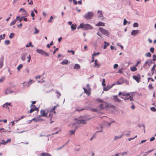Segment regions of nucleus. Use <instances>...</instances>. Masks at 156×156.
Returning <instances> with one entry per match:
<instances>
[{
  "label": "nucleus",
  "instance_id": "obj_1",
  "mask_svg": "<svg viewBox=\"0 0 156 156\" xmlns=\"http://www.w3.org/2000/svg\"><path fill=\"white\" fill-rule=\"evenodd\" d=\"M82 28L84 30H90L92 29V27L89 24L81 23L78 27V29Z\"/></svg>",
  "mask_w": 156,
  "mask_h": 156
},
{
  "label": "nucleus",
  "instance_id": "obj_2",
  "mask_svg": "<svg viewBox=\"0 0 156 156\" xmlns=\"http://www.w3.org/2000/svg\"><path fill=\"white\" fill-rule=\"evenodd\" d=\"M30 109L29 111L27 112V113H31L33 112L37 111V112L39 111L38 108H37L34 105L31 104L30 106Z\"/></svg>",
  "mask_w": 156,
  "mask_h": 156
},
{
  "label": "nucleus",
  "instance_id": "obj_3",
  "mask_svg": "<svg viewBox=\"0 0 156 156\" xmlns=\"http://www.w3.org/2000/svg\"><path fill=\"white\" fill-rule=\"evenodd\" d=\"M94 16L93 13L91 12H88L83 16L84 18L87 20H89Z\"/></svg>",
  "mask_w": 156,
  "mask_h": 156
},
{
  "label": "nucleus",
  "instance_id": "obj_4",
  "mask_svg": "<svg viewBox=\"0 0 156 156\" xmlns=\"http://www.w3.org/2000/svg\"><path fill=\"white\" fill-rule=\"evenodd\" d=\"M36 51L38 53L42 55H44L46 56H48L49 55L46 52L42 49H37L36 50Z\"/></svg>",
  "mask_w": 156,
  "mask_h": 156
},
{
  "label": "nucleus",
  "instance_id": "obj_5",
  "mask_svg": "<svg viewBox=\"0 0 156 156\" xmlns=\"http://www.w3.org/2000/svg\"><path fill=\"white\" fill-rule=\"evenodd\" d=\"M40 114L41 115H39L40 117H46L47 118V115L48 114V112L46 111V109L45 110H42L40 111Z\"/></svg>",
  "mask_w": 156,
  "mask_h": 156
},
{
  "label": "nucleus",
  "instance_id": "obj_6",
  "mask_svg": "<svg viewBox=\"0 0 156 156\" xmlns=\"http://www.w3.org/2000/svg\"><path fill=\"white\" fill-rule=\"evenodd\" d=\"M98 29L102 34L106 36H108L109 33L107 30L101 27H99Z\"/></svg>",
  "mask_w": 156,
  "mask_h": 156
},
{
  "label": "nucleus",
  "instance_id": "obj_7",
  "mask_svg": "<svg viewBox=\"0 0 156 156\" xmlns=\"http://www.w3.org/2000/svg\"><path fill=\"white\" fill-rule=\"evenodd\" d=\"M122 96H125L123 98L125 100H130L131 101L133 100V97L130 96L129 93L127 94L126 95L122 94Z\"/></svg>",
  "mask_w": 156,
  "mask_h": 156
},
{
  "label": "nucleus",
  "instance_id": "obj_8",
  "mask_svg": "<svg viewBox=\"0 0 156 156\" xmlns=\"http://www.w3.org/2000/svg\"><path fill=\"white\" fill-rule=\"evenodd\" d=\"M59 105H57L51 108L47 109H46V111L48 112V113L49 112H52L53 111L55 110L56 108Z\"/></svg>",
  "mask_w": 156,
  "mask_h": 156
},
{
  "label": "nucleus",
  "instance_id": "obj_9",
  "mask_svg": "<svg viewBox=\"0 0 156 156\" xmlns=\"http://www.w3.org/2000/svg\"><path fill=\"white\" fill-rule=\"evenodd\" d=\"M40 117H40L39 116H38L36 118L33 119L32 120L34 121L35 122H40L44 120L43 119L41 118Z\"/></svg>",
  "mask_w": 156,
  "mask_h": 156
},
{
  "label": "nucleus",
  "instance_id": "obj_10",
  "mask_svg": "<svg viewBox=\"0 0 156 156\" xmlns=\"http://www.w3.org/2000/svg\"><path fill=\"white\" fill-rule=\"evenodd\" d=\"M133 78L138 83H139L140 81V75L138 76H133Z\"/></svg>",
  "mask_w": 156,
  "mask_h": 156
},
{
  "label": "nucleus",
  "instance_id": "obj_11",
  "mask_svg": "<svg viewBox=\"0 0 156 156\" xmlns=\"http://www.w3.org/2000/svg\"><path fill=\"white\" fill-rule=\"evenodd\" d=\"M76 124L74 123L73 125V126L74 127L75 129L74 130H71L69 131V133L70 134H74L75 132V130L77 129V127L76 126H75Z\"/></svg>",
  "mask_w": 156,
  "mask_h": 156
},
{
  "label": "nucleus",
  "instance_id": "obj_12",
  "mask_svg": "<svg viewBox=\"0 0 156 156\" xmlns=\"http://www.w3.org/2000/svg\"><path fill=\"white\" fill-rule=\"evenodd\" d=\"M105 26V24L104 23L100 21L98 23L95 24L96 26Z\"/></svg>",
  "mask_w": 156,
  "mask_h": 156
},
{
  "label": "nucleus",
  "instance_id": "obj_13",
  "mask_svg": "<svg viewBox=\"0 0 156 156\" xmlns=\"http://www.w3.org/2000/svg\"><path fill=\"white\" fill-rule=\"evenodd\" d=\"M4 140H2V141L3 142L2 143H2V144H3L5 145L7 144L8 143H10L11 141V139H8L7 141L3 142Z\"/></svg>",
  "mask_w": 156,
  "mask_h": 156
},
{
  "label": "nucleus",
  "instance_id": "obj_14",
  "mask_svg": "<svg viewBox=\"0 0 156 156\" xmlns=\"http://www.w3.org/2000/svg\"><path fill=\"white\" fill-rule=\"evenodd\" d=\"M98 13H99L100 15L98 16V18H101L102 19H104V18L103 16L102 13L101 11L98 10Z\"/></svg>",
  "mask_w": 156,
  "mask_h": 156
},
{
  "label": "nucleus",
  "instance_id": "obj_15",
  "mask_svg": "<svg viewBox=\"0 0 156 156\" xmlns=\"http://www.w3.org/2000/svg\"><path fill=\"white\" fill-rule=\"evenodd\" d=\"M83 89L84 90L85 93H86L88 95H90V91L88 90H87L85 87L83 88Z\"/></svg>",
  "mask_w": 156,
  "mask_h": 156
},
{
  "label": "nucleus",
  "instance_id": "obj_16",
  "mask_svg": "<svg viewBox=\"0 0 156 156\" xmlns=\"http://www.w3.org/2000/svg\"><path fill=\"white\" fill-rule=\"evenodd\" d=\"M53 116V114L52 112H49L48 114L47 115V118H50V120L51 121V119Z\"/></svg>",
  "mask_w": 156,
  "mask_h": 156
},
{
  "label": "nucleus",
  "instance_id": "obj_17",
  "mask_svg": "<svg viewBox=\"0 0 156 156\" xmlns=\"http://www.w3.org/2000/svg\"><path fill=\"white\" fill-rule=\"evenodd\" d=\"M139 30H133L131 32V34L132 35H135L138 34Z\"/></svg>",
  "mask_w": 156,
  "mask_h": 156
},
{
  "label": "nucleus",
  "instance_id": "obj_18",
  "mask_svg": "<svg viewBox=\"0 0 156 156\" xmlns=\"http://www.w3.org/2000/svg\"><path fill=\"white\" fill-rule=\"evenodd\" d=\"M103 103L104 104V108H108L111 107L110 106V105H109V104L108 103L105 102Z\"/></svg>",
  "mask_w": 156,
  "mask_h": 156
},
{
  "label": "nucleus",
  "instance_id": "obj_19",
  "mask_svg": "<svg viewBox=\"0 0 156 156\" xmlns=\"http://www.w3.org/2000/svg\"><path fill=\"white\" fill-rule=\"evenodd\" d=\"M68 61L67 59H64L63 61L61 62V64L62 65H66L68 63Z\"/></svg>",
  "mask_w": 156,
  "mask_h": 156
},
{
  "label": "nucleus",
  "instance_id": "obj_20",
  "mask_svg": "<svg viewBox=\"0 0 156 156\" xmlns=\"http://www.w3.org/2000/svg\"><path fill=\"white\" fill-rule=\"evenodd\" d=\"M114 98V100L115 101H117L118 102H120L121 101V100L118 98L117 95L115 96L114 97V98Z\"/></svg>",
  "mask_w": 156,
  "mask_h": 156
},
{
  "label": "nucleus",
  "instance_id": "obj_21",
  "mask_svg": "<svg viewBox=\"0 0 156 156\" xmlns=\"http://www.w3.org/2000/svg\"><path fill=\"white\" fill-rule=\"evenodd\" d=\"M104 46L103 48L104 49H105L107 46L109 45V43L107 42L106 41H104Z\"/></svg>",
  "mask_w": 156,
  "mask_h": 156
},
{
  "label": "nucleus",
  "instance_id": "obj_22",
  "mask_svg": "<svg viewBox=\"0 0 156 156\" xmlns=\"http://www.w3.org/2000/svg\"><path fill=\"white\" fill-rule=\"evenodd\" d=\"M76 25L75 24H73L71 26V28L72 29V30L73 31L74 30H75L76 29Z\"/></svg>",
  "mask_w": 156,
  "mask_h": 156
},
{
  "label": "nucleus",
  "instance_id": "obj_23",
  "mask_svg": "<svg viewBox=\"0 0 156 156\" xmlns=\"http://www.w3.org/2000/svg\"><path fill=\"white\" fill-rule=\"evenodd\" d=\"M135 66H134L130 68L132 72L135 71L137 70V68Z\"/></svg>",
  "mask_w": 156,
  "mask_h": 156
},
{
  "label": "nucleus",
  "instance_id": "obj_24",
  "mask_svg": "<svg viewBox=\"0 0 156 156\" xmlns=\"http://www.w3.org/2000/svg\"><path fill=\"white\" fill-rule=\"evenodd\" d=\"M41 156H51L50 154L46 153H41Z\"/></svg>",
  "mask_w": 156,
  "mask_h": 156
},
{
  "label": "nucleus",
  "instance_id": "obj_25",
  "mask_svg": "<svg viewBox=\"0 0 156 156\" xmlns=\"http://www.w3.org/2000/svg\"><path fill=\"white\" fill-rule=\"evenodd\" d=\"M86 120H79L78 121V123H79V124H84L85 123H86Z\"/></svg>",
  "mask_w": 156,
  "mask_h": 156
},
{
  "label": "nucleus",
  "instance_id": "obj_26",
  "mask_svg": "<svg viewBox=\"0 0 156 156\" xmlns=\"http://www.w3.org/2000/svg\"><path fill=\"white\" fill-rule=\"evenodd\" d=\"M80 68V66L78 64H75L74 67V69H79Z\"/></svg>",
  "mask_w": 156,
  "mask_h": 156
},
{
  "label": "nucleus",
  "instance_id": "obj_27",
  "mask_svg": "<svg viewBox=\"0 0 156 156\" xmlns=\"http://www.w3.org/2000/svg\"><path fill=\"white\" fill-rule=\"evenodd\" d=\"M97 60H96L95 61V65L94 67H97V68H99V66H100V65L99 64H98L97 63Z\"/></svg>",
  "mask_w": 156,
  "mask_h": 156
},
{
  "label": "nucleus",
  "instance_id": "obj_28",
  "mask_svg": "<svg viewBox=\"0 0 156 156\" xmlns=\"http://www.w3.org/2000/svg\"><path fill=\"white\" fill-rule=\"evenodd\" d=\"M16 20H14L13 21L11 22L10 23V26H12V25H13L15 24L16 23Z\"/></svg>",
  "mask_w": 156,
  "mask_h": 156
},
{
  "label": "nucleus",
  "instance_id": "obj_29",
  "mask_svg": "<svg viewBox=\"0 0 156 156\" xmlns=\"http://www.w3.org/2000/svg\"><path fill=\"white\" fill-rule=\"evenodd\" d=\"M34 82L33 80H30V81L27 83L28 86H29Z\"/></svg>",
  "mask_w": 156,
  "mask_h": 156
},
{
  "label": "nucleus",
  "instance_id": "obj_30",
  "mask_svg": "<svg viewBox=\"0 0 156 156\" xmlns=\"http://www.w3.org/2000/svg\"><path fill=\"white\" fill-rule=\"evenodd\" d=\"M156 66V65H154V66H153V67L152 68L151 73H152V74H153V73H154V68H155V67Z\"/></svg>",
  "mask_w": 156,
  "mask_h": 156
},
{
  "label": "nucleus",
  "instance_id": "obj_31",
  "mask_svg": "<svg viewBox=\"0 0 156 156\" xmlns=\"http://www.w3.org/2000/svg\"><path fill=\"white\" fill-rule=\"evenodd\" d=\"M34 29H35V31L34 32V34H38L39 32V30H38L36 27H35Z\"/></svg>",
  "mask_w": 156,
  "mask_h": 156
},
{
  "label": "nucleus",
  "instance_id": "obj_32",
  "mask_svg": "<svg viewBox=\"0 0 156 156\" xmlns=\"http://www.w3.org/2000/svg\"><path fill=\"white\" fill-rule=\"evenodd\" d=\"M122 134L121 136H115V137L114 138V140H116L117 139H119L122 137Z\"/></svg>",
  "mask_w": 156,
  "mask_h": 156
},
{
  "label": "nucleus",
  "instance_id": "obj_33",
  "mask_svg": "<svg viewBox=\"0 0 156 156\" xmlns=\"http://www.w3.org/2000/svg\"><path fill=\"white\" fill-rule=\"evenodd\" d=\"M34 47V46L33 45H32L31 44V42H29V44H27L26 46V47Z\"/></svg>",
  "mask_w": 156,
  "mask_h": 156
},
{
  "label": "nucleus",
  "instance_id": "obj_34",
  "mask_svg": "<svg viewBox=\"0 0 156 156\" xmlns=\"http://www.w3.org/2000/svg\"><path fill=\"white\" fill-rule=\"evenodd\" d=\"M22 17L21 18L20 16H17L16 17V19L18 20L20 22H21L22 21Z\"/></svg>",
  "mask_w": 156,
  "mask_h": 156
},
{
  "label": "nucleus",
  "instance_id": "obj_35",
  "mask_svg": "<svg viewBox=\"0 0 156 156\" xmlns=\"http://www.w3.org/2000/svg\"><path fill=\"white\" fill-rule=\"evenodd\" d=\"M22 67H23L22 65V64H20L17 67V69L18 70H19Z\"/></svg>",
  "mask_w": 156,
  "mask_h": 156
},
{
  "label": "nucleus",
  "instance_id": "obj_36",
  "mask_svg": "<svg viewBox=\"0 0 156 156\" xmlns=\"http://www.w3.org/2000/svg\"><path fill=\"white\" fill-rule=\"evenodd\" d=\"M145 56L147 57H151V54L150 52H148L145 54Z\"/></svg>",
  "mask_w": 156,
  "mask_h": 156
},
{
  "label": "nucleus",
  "instance_id": "obj_37",
  "mask_svg": "<svg viewBox=\"0 0 156 156\" xmlns=\"http://www.w3.org/2000/svg\"><path fill=\"white\" fill-rule=\"evenodd\" d=\"M102 85L103 86H105L106 85V84H105V80L104 79H103L102 80Z\"/></svg>",
  "mask_w": 156,
  "mask_h": 156
},
{
  "label": "nucleus",
  "instance_id": "obj_38",
  "mask_svg": "<svg viewBox=\"0 0 156 156\" xmlns=\"http://www.w3.org/2000/svg\"><path fill=\"white\" fill-rule=\"evenodd\" d=\"M96 101H97V102H100V103H101V102H104V101H103V100H101L100 99H97V100H96Z\"/></svg>",
  "mask_w": 156,
  "mask_h": 156
},
{
  "label": "nucleus",
  "instance_id": "obj_39",
  "mask_svg": "<svg viewBox=\"0 0 156 156\" xmlns=\"http://www.w3.org/2000/svg\"><path fill=\"white\" fill-rule=\"evenodd\" d=\"M12 91H9V89H7L6 91L5 92V93L6 94H7L9 93H12Z\"/></svg>",
  "mask_w": 156,
  "mask_h": 156
},
{
  "label": "nucleus",
  "instance_id": "obj_40",
  "mask_svg": "<svg viewBox=\"0 0 156 156\" xmlns=\"http://www.w3.org/2000/svg\"><path fill=\"white\" fill-rule=\"evenodd\" d=\"M9 105L10 106H11V103H6L5 104H4L3 105V107H5V105Z\"/></svg>",
  "mask_w": 156,
  "mask_h": 156
},
{
  "label": "nucleus",
  "instance_id": "obj_41",
  "mask_svg": "<svg viewBox=\"0 0 156 156\" xmlns=\"http://www.w3.org/2000/svg\"><path fill=\"white\" fill-rule=\"evenodd\" d=\"M14 35V33H11L10 34V35L9 36V37L10 38H12L13 37Z\"/></svg>",
  "mask_w": 156,
  "mask_h": 156
},
{
  "label": "nucleus",
  "instance_id": "obj_42",
  "mask_svg": "<svg viewBox=\"0 0 156 156\" xmlns=\"http://www.w3.org/2000/svg\"><path fill=\"white\" fill-rule=\"evenodd\" d=\"M134 27H138V24L137 23H135L133 25Z\"/></svg>",
  "mask_w": 156,
  "mask_h": 156
},
{
  "label": "nucleus",
  "instance_id": "obj_43",
  "mask_svg": "<svg viewBox=\"0 0 156 156\" xmlns=\"http://www.w3.org/2000/svg\"><path fill=\"white\" fill-rule=\"evenodd\" d=\"M99 107L101 109H102L104 108L103 103L102 104H101Z\"/></svg>",
  "mask_w": 156,
  "mask_h": 156
},
{
  "label": "nucleus",
  "instance_id": "obj_44",
  "mask_svg": "<svg viewBox=\"0 0 156 156\" xmlns=\"http://www.w3.org/2000/svg\"><path fill=\"white\" fill-rule=\"evenodd\" d=\"M123 83V82H119V81H117V82H116V83H115V85L116 84L120 85V84H122Z\"/></svg>",
  "mask_w": 156,
  "mask_h": 156
},
{
  "label": "nucleus",
  "instance_id": "obj_45",
  "mask_svg": "<svg viewBox=\"0 0 156 156\" xmlns=\"http://www.w3.org/2000/svg\"><path fill=\"white\" fill-rule=\"evenodd\" d=\"M68 52L69 53L71 52L73 55H74L75 54V51L73 50H68Z\"/></svg>",
  "mask_w": 156,
  "mask_h": 156
},
{
  "label": "nucleus",
  "instance_id": "obj_46",
  "mask_svg": "<svg viewBox=\"0 0 156 156\" xmlns=\"http://www.w3.org/2000/svg\"><path fill=\"white\" fill-rule=\"evenodd\" d=\"M5 34H3V35H0V38L2 39H4L5 38Z\"/></svg>",
  "mask_w": 156,
  "mask_h": 156
},
{
  "label": "nucleus",
  "instance_id": "obj_47",
  "mask_svg": "<svg viewBox=\"0 0 156 156\" xmlns=\"http://www.w3.org/2000/svg\"><path fill=\"white\" fill-rule=\"evenodd\" d=\"M151 63V61H150V62L149 61H146L144 64V65H147V64H148L149 65H150V64Z\"/></svg>",
  "mask_w": 156,
  "mask_h": 156
},
{
  "label": "nucleus",
  "instance_id": "obj_48",
  "mask_svg": "<svg viewBox=\"0 0 156 156\" xmlns=\"http://www.w3.org/2000/svg\"><path fill=\"white\" fill-rule=\"evenodd\" d=\"M31 16L33 17H34V16H35V14L34 13V11H31Z\"/></svg>",
  "mask_w": 156,
  "mask_h": 156
},
{
  "label": "nucleus",
  "instance_id": "obj_49",
  "mask_svg": "<svg viewBox=\"0 0 156 156\" xmlns=\"http://www.w3.org/2000/svg\"><path fill=\"white\" fill-rule=\"evenodd\" d=\"M154 48H151L150 49V51L152 53H153L154 51Z\"/></svg>",
  "mask_w": 156,
  "mask_h": 156
},
{
  "label": "nucleus",
  "instance_id": "obj_50",
  "mask_svg": "<svg viewBox=\"0 0 156 156\" xmlns=\"http://www.w3.org/2000/svg\"><path fill=\"white\" fill-rule=\"evenodd\" d=\"M10 43V41L9 40H6L5 41V44H6L8 45Z\"/></svg>",
  "mask_w": 156,
  "mask_h": 156
},
{
  "label": "nucleus",
  "instance_id": "obj_51",
  "mask_svg": "<svg viewBox=\"0 0 156 156\" xmlns=\"http://www.w3.org/2000/svg\"><path fill=\"white\" fill-rule=\"evenodd\" d=\"M53 16H51L50 17V20L48 21V23H51V22H52V21H51V20L52 19H53Z\"/></svg>",
  "mask_w": 156,
  "mask_h": 156
},
{
  "label": "nucleus",
  "instance_id": "obj_52",
  "mask_svg": "<svg viewBox=\"0 0 156 156\" xmlns=\"http://www.w3.org/2000/svg\"><path fill=\"white\" fill-rule=\"evenodd\" d=\"M99 54H100V53L99 52H97V53H93L92 54V56H96L97 55H98Z\"/></svg>",
  "mask_w": 156,
  "mask_h": 156
},
{
  "label": "nucleus",
  "instance_id": "obj_53",
  "mask_svg": "<svg viewBox=\"0 0 156 156\" xmlns=\"http://www.w3.org/2000/svg\"><path fill=\"white\" fill-rule=\"evenodd\" d=\"M151 111L155 112L156 110V108L154 107H152L151 108Z\"/></svg>",
  "mask_w": 156,
  "mask_h": 156
},
{
  "label": "nucleus",
  "instance_id": "obj_54",
  "mask_svg": "<svg viewBox=\"0 0 156 156\" xmlns=\"http://www.w3.org/2000/svg\"><path fill=\"white\" fill-rule=\"evenodd\" d=\"M4 60V57L3 56L2 57L0 58V63L3 62Z\"/></svg>",
  "mask_w": 156,
  "mask_h": 156
},
{
  "label": "nucleus",
  "instance_id": "obj_55",
  "mask_svg": "<svg viewBox=\"0 0 156 156\" xmlns=\"http://www.w3.org/2000/svg\"><path fill=\"white\" fill-rule=\"evenodd\" d=\"M149 88L150 89H153V87L151 84H150L148 86Z\"/></svg>",
  "mask_w": 156,
  "mask_h": 156
},
{
  "label": "nucleus",
  "instance_id": "obj_56",
  "mask_svg": "<svg viewBox=\"0 0 156 156\" xmlns=\"http://www.w3.org/2000/svg\"><path fill=\"white\" fill-rule=\"evenodd\" d=\"M109 89V88H108V87L107 86V87H105L104 88V91H107Z\"/></svg>",
  "mask_w": 156,
  "mask_h": 156
},
{
  "label": "nucleus",
  "instance_id": "obj_57",
  "mask_svg": "<svg viewBox=\"0 0 156 156\" xmlns=\"http://www.w3.org/2000/svg\"><path fill=\"white\" fill-rule=\"evenodd\" d=\"M127 21L125 19H124V21H123V24L124 25H125L126 24V23H127Z\"/></svg>",
  "mask_w": 156,
  "mask_h": 156
},
{
  "label": "nucleus",
  "instance_id": "obj_58",
  "mask_svg": "<svg viewBox=\"0 0 156 156\" xmlns=\"http://www.w3.org/2000/svg\"><path fill=\"white\" fill-rule=\"evenodd\" d=\"M115 83H113L111 86H108V88H109V89L113 87V86L115 85Z\"/></svg>",
  "mask_w": 156,
  "mask_h": 156
},
{
  "label": "nucleus",
  "instance_id": "obj_59",
  "mask_svg": "<svg viewBox=\"0 0 156 156\" xmlns=\"http://www.w3.org/2000/svg\"><path fill=\"white\" fill-rule=\"evenodd\" d=\"M118 66V65L117 64H114V65L113 68L114 69H115Z\"/></svg>",
  "mask_w": 156,
  "mask_h": 156
},
{
  "label": "nucleus",
  "instance_id": "obj_60",
  "mask_svg": "<svg viewBox=\"0 0 156 156\" xmlns=\"http://www.w3.org/2000/svg\"><path fill=\"white\" fill-rule=\"evenodd\" d=\"M55 92L56 94H57L58 95H59V96H60L61 95V94L60 92H59L57 90H56L55 91Z\"/></svg>",
  "mask_w": 156,
  "mask_h": 156
},
{
  "label": "nucleus",
  "instance_id": "obj_61",
  "mask_svg": "<svg viewBox=\"0 0 156 156\" xmlns=\"http://www.w3.org/2000/svg\"><path fill=\"white\" fill-rule=\"evenodd\" d=\"M27 58L28 59V60L27 61V62H30L31 58L30 56V55H29V56L27 57Z\"/></svg>",
  "mask_w": 156,
  "mask_h": 156
},
{
  "label": "nucleus",
  "instance_id": "obj_62",
  "mask_svg": "<svg viewBox=\"0 0 156 156\" xmlns=\"http://www.w3.org/2000/svg\"><path fill=\"white\" fill-rule=\"evenodd\" d=\"M3 121L5 123H6L7 122V120L6 119L4 120H0V122L2 121Z\"/></svg>",
  "mask_w": 156,
  "mask_h": 156
},
{
  "label": "nucleus",
  "instance_id": "obj_63",
  "mask_svg": "<svg viewBox=\"0 0 156 156\" xmlns=\"http://www.w3.org/2000/svg\"><path fill=\"white\" fill-rule=\"evenodd\" d=\"M21 59L23 61H24L25 60V57L23 55L21 57Z\"/></svg>",
  "mask_w": 156,
  "mask_h": 156
},
{
  "label": "nucleus",
  "instance_id": "obj_64",
  "mask_svg": "<svg viewBox=\"0 0 156 156\" xmlns=\"http://www.w3.org/2000/svg\"><path fill=\"white\" fill-rule=\"evenodd\" d=\"M155 138L154 137H151V139H150V141H152L153 140H155Z\"/></svg>",
  "mask_w": 156,
  "mask_h": 156
}]
</instances>
